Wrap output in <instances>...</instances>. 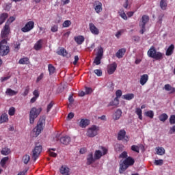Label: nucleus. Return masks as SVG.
<instances>
[{"label":"nucleus","mask_w":175,"mask_h":175,"mask_svg":"<svg viewBox=\"0 0 175 175\" xmlns=\"http://www.w3.org/2000/svg\"><path fill=\"white\" fill-rule=\"evenodd\" d=\"M133 165H135V159L131 157H128L123 161L122 163L120 164L119 173L122 174L129 166H133Z\"/></svg>","instance_id":"1"},{"label":"nucleus","mask_w":175,"mask_h":175,"mask_svg":"<svg viewBox=\"0 0 175 175\" xmlns=\"http://www.w3.org/2000/svg\"><path fill=\"white\" fill-rule=\"evenodd\" d=\"M46 124V117L42 116L40 118L37 126L33 129V137H38V136L42 133L44 124Z\"/></svg>","instance_id":"2"},{"label":"nucleus","mask_w":175,"mask_h":175,"mask_svg":"<svg viewBox=\"0 0 175 175\" xmlns=\"http://www.w3.org/2000/svg\"><path fill=\"white\" fill-rule=\"evenodd\" d=\"M148 56H149L150 58H153L154 59H156V61H161V59L163 58V53L157 51V49H155V47L152 46L148 51Z\"/></svg>","instance_id":"3"},{"label":"nucleus","mask_w":175,"mask_h":175,"mask_svg":"<svg viewBox=\"0 0 175 175\" xmlns=\"http://www.w3.org/2000/svg\"><path fill=\"white\" fill-rule=\"evenodd\" d=\"M42 108L37 109L36 107H32L29 111V123L32 125L35 122V119L38 118L39 114L42 113Z\"/></svg>","instance_id":"4"},{"label":"nucleus","mask_w":175,"mask_h":175,"mask_svg":"<svg viewBox=\"0 0 175 175\" xmlns=\"http://www.w3.org/2000/svg\"><path fill=\"white\" fill-rule=\"evenodd\" d=\"M99 150H96L94 152V158L96 161H98L102 158V157L106 155L109 152V150L106 147L99 146Z\"/></svg>","instance_id":"5"},{"label":"nucleus","mask_w":175,"mask_h":175,"mask_svg":"<svg viewBox=\"0 0 175 175\" xmlns=\"http://www.w3.org/2000/svg\"><path fill=\"white\" fill-rule=\"evenodd\" d=\"M148 21H150V16L148 15H143L141 18V23H139V27L141 28L139 33H141V35H143V33L146 32V24H147Z\"/></svg>","instance_id":"6"},{"label":"nucleus","mask_w":175,"mask_h":175,"mask_svg":"<svg viewBox=\"0 0 175 175\" xmlns=\"http://www.w3.org/2000/svg\"><path fill=\"white\" fill-rule=\"evenodd\" d=\"M42 150H43V147L41 145H37L32 150V159L34 161V162L36 161V159H38V158H39V155H40Z\"/></svg>","instance_id":"7"},{"label":"nucleus","mask_w":175,"mask_h":175,"mask_svg":"<svg viewBox=\"0 0 175 175\" xmlns=\"http://www.w3.org/2000/svg\"><path fill=\"white\" fill-rule=\"evenodd\" d=\"M99 131V127L93 125L92 127L89 128L87 131V136L88 137H95L98 135V131Z\"/></svg>","instance_id":"8"},{"label":"nucleus","mask_w":175,"mask_h":175,"mask_svg":"<svg viewBox=\"0 0 175 175\" xmlns=\"http://www.w3.org/2000/svg\"><path fill=\"white\" fill-rule=\"evenodd\" d=\"M35 28V22L30 21L27 22L24 27L21 28L22 32H29V31H32V29Z\"/></svg>","instance_id":"9"},{"label":"nucleus","mask_w":175,"mask_h":175,"mask_svg":"<svg viewBox=\"0 0 175 175\" xmlns=\"http://www.w3.org/2000/svg\"><path fill=\"white\" fill-rule=\"evenodd\" d=\"M93 8L97 14H99L103 10L102 2L99 1H95L93 3Z\"/></svg>","instance_id":"10"},{"label":"nucleus","mask_w":175,"mask_h":175,"mask_svg":"<svg viewBox=\"0 0 175 175\" xmlns=\"http://www.w3.org/2000/svg\"><path fill=\"white\" fill-rule=\"evenodd\" d=\"M57 55H61L62 57H66V58H69L70 57V54L68 53V51L65 49L64 47H59L56 51Z\"/></svg>","instance_id":"11"},{"label":"nucleus","mask_w":175,"mask_h":175,"mask_svg":"<svg viewBox=\"0 0 175 175\" xmlns=\"http://www.w3.org/2000/svg\"><path fill=\"white\" fill-rule=\"evenodd\" d=\"M10 51V48H9V46L0 44V55H2V57L8 55Z\"/></svg>","instance_id":"12"},{"label":"nucleus","mask_w":175,"mask_h":175,"mask_svg":"<svg viewBox=\"0 0 175 175\" xmlns=\"http://www.w3.org/2000/svg\"><path fill=\"white\" fill-rule=\"evenodd\" d=\"M9 33H10V26L5 25L1 30V36H2L3 38H5V36L9 37Z\"/></svg>","instance_id":"13"},{"label":"nucleus","mask_w":175,"mask_h":175,"mask_svg":"<svg viewBox=\"0 0 175 175\" xmlns=\"http://www.w3.org/2000/svg\"><path fill=\"white\" fill-rule=\"evenodd\" d=\"M117 70V63L113 62L107 66L108 75H113Z\"/></svg>","instance_id":"14"},{"label":"nucleus","mask_w":175,"mask_h":175,"mask_svg":"<svg viewBox=\"0 0 175 175\" xmlns=\"http://www.w3.org/2000/svg\"><path fill=\"white\" fill-rule=\"evenodd\" d=\"M95 161H96V159H95V157H94V153L90 152L87 156L86 165H92V163H95Z\"/></svg>","instance_id":"15"},{"label":"nucleus","mask_w":175,"mask_h":175,"mask_svg":"<svg viewBox=\"0 0 175 175\" xmlns=\"http://www.w3.org/2000/svg\"><path fill=\"white\" fill-rule=\"evenodd\" d=\"M89 28L90 32L93 33V35H99V29L94 25V23H90L89 24Z\"/></svg>","instance_id":"16"},{"label":"nucleus","mask_w":175,"mask_h":175,"mask_svg":"<svg viewBox=\"0 0 175 175\" xmlns=\"http://www.w3.org/2000/svg\"><path fill=\"white\" fill-rule=\"evenodd\" d=\"M59 142H60V143H62V144L68 146V144H69V143H70V137H69V136L62 137L59 139Z\"/></svg>","instance_id":"17"},{"label":"nucleus","mask_w":175,"mask_h":175,"mask_svg":"<svg viewBox=\"0 0 175 175\" xmlns=\"http://www.w3.org/2000/svg\"><path fill=\"white\" fill-rule=\"evenodd\" d=\"M148 81V75L144 74L141 76L139 79V83L141 85H144Z\"/></svg>","instance_id":"18"},{"label":"nucleus","mask_w":175,"mask_h":175,"mask_svg":"<svg viewBox=\"0 0 175 175\" xmlns=\"http://www.w3.org/2000/svg\"><path fill=\"white\" fill-rule=\"evenodd\" d=\"M125 53H126V49L124 48H122L118 50V51L116 53L117 58L121 59L125 55Z\"/></svg>","instance_id":"19"},{"label":"nucleus","mask_w":175,"mask_h":175,"mask_svg":"<svg viewBox=\"0 0 175 175\" xmlns=\"http://www.w3.org/2000/svg\"><path fill=\"white\" fill-rule=\"evenodd\" d=\"M90 124V120L88 119H81L79 122V126L81 128H87Z\"/></svg>","instance_id":"20"},{"label":"nucleus","mask_w":175,"mask_h":175,"mask_svg":"<svg viewBox=\"0 0 175 175\" xmlns=\"http://www.w3.org/2000/svg\"><path fill=\"white\" fill-rule=\"evenodd\" d=\"M74 40L77 43V44H83L85 38L83 36H77L74 38Z\"/></svg>","instance_id":"21"},{"label":"nucleus","mask_w":175,"mask_h":175,"mask_svg":"<svg viewBox=\"0 0 175 175\" xmlns=\"http://www.w3.org/2000/svg\"><path fill=\"white\" fill-rule=\"evenodd\" d=\"M60 173L63 175H69L70 174V171L69 170V167L66 166H62L60 168Z\"/></svg>","instance_id":"22"},{"label":"nucleus","mask_w":175,"mask_h":175,"mask_svg":"<svg viewBox=\"0 0 175 175\" xmlns=\"http://www.w3.org/2000/svg\"><path fill=\"white\" fill-rule=\"evenodd\" d=\"M18 64H20V65H29V58L27 57L21 58L18 61Z\"/></svg>","instance_id":"23"},{"label":"nucleus","mask_w":175,"mask_h":175,"mask_svg":"<svg viewBox=\"0 0 175 175\" xmlns=\"http://www.w3.org/2000/svg\"><path fill=\"white\" fill-rule=\"evenodd\" d=\"M9 17V14L8 13H3L0 14V25L4 23L6 21V18Z\"/></svg>","instance_id":"24"},{"label":"nucleus","mask_w":175,"mask_h":175,"mask_svg":"<svg viewBox=\"0 0 175 175\" xmlns=\"http://www.w3.org/2000/svg\"><path fill=\"white\" fill-rule=\"evenodd\" d=\"M173 51H174V44H171L167 49L166 53H165V55H167V57L172 55V54H173Z\"/></svg>","instance_id":"25"},{"label":"nucleus","mask_w":175,"mask_h":175,"mask_svg":"<svg viewBox=\"0 0 175 175\" xmlns=\"http://www.w3.org/2000/svg\"><path fill=\"white\" fill-rule=\"evenodd\" d=\"M125 135H126L125 130H120L118 134V140H123L125 138Z\"/></svg>","instance_id":"26"},{"label":"nucleus","mask_w":175,"mask_h":175,"mask_svg":"<svg viewBox=\"0 0 175 175\" xmlns=\"http://www.w3.org/2000/svg\"><path fill=\"white\" fill-rule=\"evenodd\" d=\"M121 116H122V111L120 109H118L115 112L113 119L116 120H120V118H121Z\"/></svg>","instance_id":"27"},{"label":"nucleus","mask_w":175,"mask_h":175,"mask_svg":"<svg viewBox=\"0 0 175 175\" xmlns=\"http://www.w3.org/2000/svg\"><path fill=\"white\" fill-rule=\"evenodd\" d=\"M8 120H9V118H8V114L3 113L0 116V124H3V122H8Z\"/></svg>","instance_id":"28"},{"label":"nucleus","mask_w":175,"mask_h":175,"mask_svg":"<svg viewBox=\"0 0 175 175\" xmlns=\"http://www.w3.org/2000/svg\"><path fill=\"white\" fill-rule=\"evenodd\" d=\"M10 40V37H3L1 36L0 37V44H8V42Z\"/></svg>","instance_id":"29"},{"label":"nucleus","mask_w":175,"mask_h":175,"mask_svg":"<svg viewBox=\"0 0 175 175\" xmlns=\"http://www.w3.org/2000/svg\"><path fill=\"white\" fill-rule=\"evenodd\" d=\"M135 98V94H126L122 96V99H125L126 100H132Z\"/></svg>","instance_id":"30"},{"label":"nucleus","mask_w":175,"mask_h":175,"mask_svg":"<svg viewBox=\"0 0 175 175\" xmlns=\"http://www.w3.org/2000/svg\"><path fill=\"white\" fill-rule=\"evenodd\" d=\"M103 53H104L103 48L100 46L97 48V53L96 55L97 57H101L102 58H103Z\"/></svg>","instance_id":"31"},{"label":"nucleus","mask_w":175,"mask_h":175,"mask_svg":"<svg viewBox=\"0 0 175 175\" xmlns=\"http://www.w3.org/2000/svg\"><path fill=\"white\" fill-rule=\"evenodd\" d=\"M5 94L7 95H9L10 96H13L14 95H17L18 94V92H16L10 88H8L6 92H5Z\"/></svg>","instance_id":"32"},{"label":"nucleus","mask_w":175,"mask_h":175,"mask_svg":"<svg viewBox=\"0 0 175 175\" xmlns=\"http://www.w3.org/2000/svg\"><path fill=\"white\" fill-rule=\"evenodd\" d=\"M135 113L137 114V116H138V118L139 120H143L142 111V109H140V107L135 109Z\"/></svg>","instance_id":"33"},{"label":"nucleus","mask_w":175,"mask_h":175,"mask_svg":"<svg viewBox=\"0 0 175 175\" xmlns=\"http://www.w3.org/2000/svg\"><path fill=\"white\" fill-rule=\"evenodd\" d=\"M160 8L162 10H166V8H167V0H161Z\"/></svg>","instance_id":"34"},{"label":"nucleus","mask_w":175,"mask_h":175,"mask_svg":"<svg viewBox=\"0 0 175 175\" xmlns=\"http://www.w3.org/2000/svg\"><path fill=\"white\" fill-rule=\"evenodd\" d=\"M120 105V100L115 98L113 100L111 101L108 106H116L118 107Z\"/></svg>","instance_id":"35"},{"label":"nucleus","mask_w":175,"mask_h":175,"mask_svg":"<svg viewBox=\"0 0 175 175\" xmlns=\"http://www.w3.org/2000/svg\"><path fill=\"white\" fill-rule=\"evenodd\" d=\"M167 118H169V116L166 113H162L159 116V120L161 121V122H165Z\"/></svg>","instance_id":"36"},{"label":"nucleus","mask_w":175,"mask_h":175,"mask_svg":"<svg viewBox=\"0 0 175 175\" xmlns=\"http://www.w3.org/2000/svg\"><path fill=\"white\" fill-rule=\"evenodd\" d=\"M48 70L49 72V75H53V73L55 72V67H54L53 64H49Z\"/></svg>","instance_id":"37"},{"label":"nucleus","mask_w":175,"mask_h":175,"mask_svg":"<svg viewBox=\"0 0 175 175\" xmlns=\"http://www.w3.org/2000/svg\"><path fill=\"white\" fill-rule=\"evenodd\" d=\"M8 161H9L8 157H3L0 161V165L1 167H5V165H6V162H8Z\"/></svg>","instance_id":"38"},{"label":"nucleus","mask_w":175,"mask_h":175,"mask_svg":"<svg viewBox=\"0 0 175 175\" xmlns=\"http://www.w3.org/2000/svg\"><path fill=\"white\" fill-rule=\"evenodd\" d=\"M1 153L2 155H9L10 154V149L8 148H3L1 150Z\"/></svg>","instance_id":"39"},{"label":"nucleus","mask_w":175,"mask_h":175,"mask_svg":"<svg viewBox=\"0 0 175 175\" xmlns=\"http://www.w3.org/2000/svg\"><path fill=\"white\" fill-rule=\"evenodd\" d=\"M146 117H149V118H154V111L150 110L145 112Z\"/></svg>","instance_id":"40"},{"label":"nucleus","mask_w":175,"mask_h":175,"mask_svg":"<svg viewBox=\"0 0 175 175\" xmlns=\"http://www.w3.org/2000/svg\"><path fill=\"white\" fill-rule=\"evenodd\" d=\"M103 57H101L100 56H96L94 60V64L96 65H100V61H102V59Z\"/></svg>","instance_id":"41"},{"label":"nucleus","mask_w":175,"mask_h":175,"mask_svg":"<svg viewBox=\"0 0 175 175\" xmlns=\"http://www.w3.org/2000/svg\"><path fill=\"white\" fill-rule=\"evenodd\" d=\"M70 25H72V22L69 20L65 21L62 24V27L64 28H68V27H70Z\"/></svg>","instance_id":"42"},{"label":"nucleus","mask_w":175,"mask_h":175,"mask_svg":"<svg viewBox=\"0 0 175 175\" xmlns=\"http://www.w3.org/2000/svg\"><path fill=\"white\" fill-rule=\"evenodd\" d=\"M30 159H31V157L28 154H25L23 157V161L25 165L28 164V162H29Z\"/></svg>","instance_id":"43"},{"label":"nucleus","mask_w":175,"mask_h":175,"mask_svg":"<svg viewBox=\"0 0 175 175\" xmlns=\"http://www.w3.org/2000/svg\"><path fill=\"white\" fill-rule=\"evenodd\" d=\"M14 20H16V17H14V16H10L8 19V21H6V23H5V25H8L9 27H10V24L12 23H13V21H14Z\"/></svg>","instance_id":"44"},{"label":"nucleus","mask_w":175,"mask_h":175,"mask_svg":"<svg viewBox=\"0 0 175 175\" xmlns=\"http://www.w3.org/2000/svg\"><path fill=\"white\" fill-rule=\"evenodd\" d=\"M157 154L158 155H164V154H165V148H163V147L158 148L157 150Z\"/></svg>","instance_id":"45"},{"label":"nucleus","mask_w":175,"mask_h":175,"mask_svg":"<svg viewBox=\"0 0 175 175\" xmlns=\"http://www.w3.org/2000/svg\"><path fill=\"white\" fill-rule=\"evenodd\" d=\"M131 150H132V151H134L135 152H137V154H139V152H140V148H139V146H137L136 145H133L131 146Z\"/></svg>","instance_id":"46"},{"label":"nucleus","mask_w":175,"mask_h":175,"mask_svg":"<svg viewBox=\"0 0 175 175\" xmlns=\"http://www.w3.org/2000/svg\"><path fill=\"white\" fill-rule=\"evenodd\" d=\"M125 32V29H122L117 31L115 36L118 39V38L121 37V35Z\"/></svg>","instance_id":"47"},{"label":"nucleus","mask_w":175,"mask_h":175,"mask_svg":"<svg viewBox=\"0 0 175 175\" xmlns=\"http://www.w3.org/2000/svg\"><path fill=\"white\" fill-rule=\"evenodd\" d=\"M154 165H156V166H162L163 165V160L162 159L155 160Z\"/></svg>","instance_id":"48"},{"label":"nucleus","mask_w":175,"mask_h":175,"mask_svg":"<svg viewBox=\"0 0 175 175\" xmlns=\"http://www.w3.org/2000/svg\"><path fill=\"white\" fill-rule=\"evenodd\" d=\"M170 125H174L175 124V115H171L170 117Z\"/></svg>","instance_id":"49"},{"label":"nucleus","mask_w":175,"mask_h":175,"mask_svg":"<svg viewBox=\"0 0 175 175\" xmlns=\"http://www.w3.org/2000/svg\"><path fill=\"white\" fill-rule=\"evenodd\" d=\"M16 113V109L14 107H11L10 108L9 111H8V114L9 116H14V113Z\"/></svg>","instance_id":"50"},{"label":"nucleus","mask_w":175,"mask_h":175,"mask_svg":"<svg viewBox=\"0 0 175 175\" xmlns=\"http://www.w3.org/2000/svg\"><path fill=\"white\" fill-rule=\"evenodd\" d=\"M53 106H54V103H53V101H51V102L47 105L46 113H49V112H50V110H51V109H53Z\"/></svg>","instance_id":"51"},{"label":"nucleus","mask_w":175,"mask_h":175,"mask_svg":"<svg viewBox=\"0 0 175 175\" xmlns=\"http://www.w3.org/2000/svg\"><path fill=\"white\" fill-rule=\"evenodd\" d=\"M29 94V86L25 88L24 92L22 94L23 96H27Z\"/></svg>","instance_id":"52"},{"label":"nucleus","mask_w":175,"mask_h":175,"mask_svg":"<svg viewBox=\"0 0 175 175\" xmlns=\"http://www.w3.org/2000/svg\"><path fill=\"white\" fill-rule=\"evenodd\" d=\"M85 92L86 95H90V94H92V88H91L85 87Z\"/></svg>","instance_id":"53"},{"label":"nucleus","mask_w":175,"mask_h":175,"mask_svg":"<svg viewBox=\"0 0 175 175\" xmlns=\"http://www.w3.org/2000/svg\"><path fill=\"white\" fill-rule=\"evenodd\" d=\"M116 98H117V99H118L119 98H121V96H122V91H121V90H117L116 92Z\"/></svg>","instance_id":"54"},{"label":"nucleus","mask_w":175,"mask_h":175,"mask_svg":"<svg viewBox=\"0 0 175 175\" xmlns=\"http://www.w3.org/2000/svg\"><path fill=\"white\" fill-rule=\"evenodd\" d=\"M119 158H125V159H126V158H128V152L124 151L120 154Z\"/></svg>","instance_id":"55"},{"label":"nucleus","mask_w":175,"mask_h":175,"mask_svg":"<svg viewBox=\"0 0 175 175\" xmlns=\"http://www.w3.org/2000/svg\"><path fill=\"white\" fill-rule=\"evenodd\" d=\"M51 32H57L58 31V25H54L51 28Z\"/></svg>","instance_id":"56"},{"label":"nucleus","mask_w":175,"mask_h":175,"mask_svg":"<svg viewBox=\"0 0 175 175\" xmlns=\"http://www.w3.org/2000/svg\"><path fill=\"white\" fill-rule=\"evenodd\" d=\"M175 133V124L170 128L169 135H174Z\"/></svg>","instance_id":"57"},{"label":"nucleus","mask_w":175,"mask_h":175,"mask_svg":"<svg viewBox=\"0 0 175 175\" xmlns=\"http://www.w3.org/2000/svg\"><path fill=\"white\" fill-rule=\"evenodd\" d=\"M94 72L95 73V75H96V76H98V77L102 76V70H101L96 69L94 70Z\"/></svg>","instance_id":"58"},{"label":"nucleus","mask_w":175,"mask_h":175,"mask_svg":"<svg viewBox=\"0 0 175 175\" xmlns=\"http://www.w3.org/2000/svg\"><path fill=\"white\" fill-rule=\"evenodd\" d=\"M10 77H12V76H10V75H8L5 77H1V83H3V81H8V80H9V79H10Z\"/></svg>","instance_id":"59"},{"label":"nucleus","mask_w":175,"mask_h":175,"mask_svg":"<svg viewBox=\"0 0 175 175\" xmlns=\"http://www.w3.org/2000/svg\"><path fill=\"white\" fill-rule=\"evenodd\" d=\"M33 95L35 98H39V91L38 90H35L33 92Z\"/></svg>","instance_id":"60"},{"label":"nucleus","mask_w":175,"mask_h":175,"mask_svg":"<svg viewBox=\"0 0 175 175\" xmlns=\"http://www.w3.org/2000/svg\"><path fill=\"white\" fill-rule=\"evenodd\" d=\"M172 88V87L170 84H165V86H164V88H165V91H170Z\"/></svg>","instance_id":"61"},{"label":"nucleus","mask_w":175,"mask_h":175,"mask_svg":"<svg viewBox=\"0 0 175 175\" xmlns=\"http://www.w3.org/2000/svg\"><path fill=\"white\" fill-rule=\"evenodd\" d=\"M44 76V75L43 73H41L39 77H38L37 79H36V83H39V81H40V80H42V79H43V77Z\"/></svg>","instance_id":"62"},{"label":"nucleus","mask_w":175,"mask_h":175,"mask_svg":"<svg viewBox=\"0 0 175 175\" xmlns=\"http://www.w3.org/2000/svg\"><path fill=\"white\" fill-rule=\"evenodd\" d=\"M73 117H75V113H73L72 112H70L68 114L67 118L68 120H72V118H73Z\"/></svg>","instance_id":"63"},{"label":"nucleus","mask_w":175,"mask_h":175,"mask_svg":"<svg viewBox=\"0 0 175 175\" xmlns=\"http://www.w3.org/2000/svg\"><path fill=\"white\" fill-rule=\"evenodd\" d=\"M40 49H42V44L34 45V49L36 50V51L40 50Z\"/></svg>","instance_id":"64"}]
</instances>
